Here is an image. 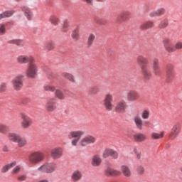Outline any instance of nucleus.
<instances>
[{"label":"nucleus","mask_w":182,"mask_h":182,"mask_svg":"<svg viewBox=\"0 0 182 182\" xmlns=\"http://www.w3.org/2000/svg\"><path fill=\"white\" fill-rule=\"evenodd\" d=\"M85 134L84 131L78 130V131H72L68 134V139H74L71 141L72 146L76 147L77 146V143H79V140L82 138V136Z\"/></svg>","instance_id":"nucleus-6"},{"label":"nucleus","mask_w":182,"mask_h":182,"mask_svg":"<svg viewBox=\"0 0 182 182\" xmlns=\"http://www.w3.org/2000/svg\"><path fill=\"white\" fill-rule=\"evenodd\" d=\"M45 48L48 51L52 50V49L55 48V43H53V41H48L46 44Z\"/></svg>","instance_id":"nucleus-43"},{"label":"nucleus","mask_w":182,"mask_h":182,"mask_svg":"<svg viewBox=\"0 0 182 182\" xmlns=\"http://www.w3.org/2000/svg\"><path fill=\"white\" fill-rule=\"evenodd\" d=\"M111 151H112V149H105L102 153L103 159H107V157L110 156Z\"/></svg>","instance_id":"nucleus-44"},{"label":"nucleus","mask_w":182,"mask_h":182,"mask_svg":"<svg viewBox=\"0 0 182 182\" xmlns=\"http://www.w3.org/2000/svg\"><path fill=\"white\" fill-rule=\"evenodd\" d=\"M164 134H166L164 131H161L160 132H153L151 137L153 139V140H160L164 137Z\"/></svg>","instance_id":"nucleus-28"},{"label":"nucleus","mask_w":182,"mask_h":182,"mask_svg":"<svg viewBox=\"0 0 182 182\" xmlns=\"http://www.w3.org/2000/svg\"><path fill=\"white\" fill-rule=\"evenodd\" d=\"M37 171L40 173H47L48 174H50L56 171V164L53 162L46 163L38 167L37 168Z\"/></svg>","instance_id":"nucleus-5"},{"label":"nucleus","mask_w":182,"mask_h":182,"mask_svg":"<svg viewBox=\"0 0 182 182\" xmlns=\"http://www.w3.org/2000/svg\"><path fill=\"white\" fill-rule=\"evenodd\" d=\"M144 124H146V126H149V124H150V122L149 121H144Z\"/></svg>","instance_id":"nucleus-55"},{"label":"nucleus","mask_w":182,"mask_h":182,"mask_svg":"<svg viewBox=\"0 0 182 182\" xmlns=\"http://www.w3.org/2000/svg\"><path fill=\"white\" fill-rule=\"evenodd\" d=\"M99 23V25H103V23Z\"/></svg>","instance_id":"nucleus-61"},{"label":"nucleus","mask_w":182,"mask_h":182,"mask_svg":"<svg viewBox=\"0 0 182 182\" xmlns=\"http://www.w3.org/2000/svg\"><path fill=\"white\" fill-rule=\"evenodd\" d=\"M166 82L167 83H170L174 79V68L173 66L169 65L166 68Z\"/></svg>","instance_id":"nucleus-17"},{"label":"nucleus","mask_w":182,"mask_h":182,"mask_svg":"<svg viewBox=\"0 0 182 182\" xmlns=\"http://www.w3.org/2000/svg\"><path fill=\"white\" fill-rule=\"evenodd\" d=\"M43 89L47 92H55L56 90V87H55V85H44Z\"/></svg>","instance_id":"nucleus-42"},{"label":"nucleus","mask_w":182,"mask_h":182,"mask_svg":"<svg viewBox=\"0 0 182 182\" xmlns=\"http://www.w3.org/2000/svg\"><path fill=\"white\" fill-rule=\"evenodd\" d=\"M97 1V2H103V1H105V0H96Z\"/></svg>","instance_id":"nucleus-58"},{"label":"nucleus","mask_w":182,"mask_h":182,"mask_svg":"<svg viewBox=\"0 0 182 182\" xmlns=\"http://www.w3.org/2000/svg\"><path fill=\"white\" fill-rule=\"evenodd\" d=\"M99 92L100 90L97 87H92L90 89V93H91V95H97Z\"/></svg>","instance_id":"nucleus-48"},{"label":"nucleus","mask_w":182,"mask_h":182,"mask_svg":"<svg viewBox=\"0 0 182 182\" xmlns=\"http://www.w3.org/2000/svg\"><path fill=\"white\" fill-rule=\"evenodd\" d=\"M7 132H9V127L6 124H0V133L1 134H6Z\"/></svg>","instance_id":"nucleus-41"},{"label":"nucleus","mask_w":182,"mask_h":182,"mask_svg":"<svg viewBox=\"0 0 182 182\" xmlns=\"http://www.w3.org/2000/svg\"><path fill=\"white\" fill-rule=\"evenodd\" d=\"M179 132L180 130L178 129V126L174 125L171 130V133L169 134V139L171 140H174Z\"/></svg>","instance_id":"nucleus-26"},{"label":"nucleus","mask_w":182,"mask_h":182,"mask_svg":"<svg viewBox=\"0 0 182 182\" xmlns=\"http://www.w3.org/2000/svg\"><path fill=\"white\" fill-rule=\"evenodd\" d=\"M15 166H16V162H12V163L6 164L1 167V173H2V174H5V173H8V171H9L11 168L15 167Z\"/></svg>","instance_id":"nucleus-25"},{"label":"nucleus","mask_w":182,"mask_h":182,"mask_svg":"<svg viewBox=\"0 0 182 182\" xmlns=\"http://www.w3.org/2000/svg\"><path fill=\"white\" fill-rule=\"evenodd\" d=\"M8 43L16 45L17 46H23V41L21 39H13L8 41Z\"/></svg>","instance_id":"nucleus-39"},{"label":"nucleus","mask_w":182,"mask_h":182,"mask_svg":"<svg viewBox=\"0 0 182 182\" xmlns=\"http://www.w3.org/2000/svg\"><path fill=\"white\" fill-rule=\"evenodd\" d=\"M3 151H8V146H4Z\"/></svg>","instance_id":"nucleus-54"},{"label":"nucleus","mask_w":182,"mask_h":182,"mask_svg":"<svg viewBox=\"0 0 182 182\" xmlns=\"http://www.w3.org/2000/svg\"><path fill=\"white\" fill-rule=\"evenodd\" d=\"M113 95L110 93H107L104 98L103 103L104 106L108 112H112L113 110V108L114 107V105H113Z\"/></svg>","instance_id":"nucleus-9"},{"label":"nucleus","mask_w":182,"mask_h":182,"mask_svg":"<svg viewBox=\"0 0 182 182\" xmlns=\"http://www.w3.org/2000/svg\"><path fill=\"white\" fill-rule=\"evenodd\" d=\"M144 167L141 165H139L136 167V173H138V174H144Z\"/></svg>","instance_id":"nucleus-47"},{"label":"nucleus","mask_w":182,"mask_h":182,"mask_svg":"<svg viewBox=\"0 0 182 182\" xmlns=\"http://www.w3.org/2000/svg\"><path fill=\"white\" fill-rule=\"evenodd\" d=\"M95 142L96 138L92 135H88L81 139L79 141V144L81 146V147H86V146H88V144H93V143Z\"/></svg>","instance_id":"nucleus-10"},{"label":"nucleus","mask_w":182,"mask_h":182,"mask_svg":"<svg viewBox=\"0 0 182 182\" xmlns=\"http://www.w3.org/2000/svg\"><path fill=\"white\" fill-rule=\"evenodd\" d=\"M71 38L74 41V42H77V41H79V28H76L71 33Z\"/></svg>","instance_id":"nucleus-36"},{"label":"nucleus","mask_w":182,"mask_h":182,"mask_svg":"<svg viewBox=\"0 0 182 182\" xmlns=\"http://www.w3.org/2000/svg\"><path fill=\"white\" fill-rule=\"evenodd\" d=\"M127 104L126 101L122 100L119 101L114 106V111L117 113H124L126 112Z\"/></svg>","instance_id":"nucleus-16"},{"label":"nucleus","mask_w":182,"mask_h":182,"mask_svg":"<svg viewBox=\"0 0 182 182\" xmlns=\"http://www.w3.org/2000/svg\"><path fill=\"white\" fill-rule=\"evenodd\" d=\"M16 1V2H19V1H21V0H15Z\"/></svg>","instance_id":"nucleus-60"},{"label":"nucleus","mask_w":182,"mask_h":182,"mask_svg":"<svg viewBox=\"0 0 182 182\" xmlns=\"http://www.w3.org/2000/svg\"><path fill=\"white\" fill-rule=\"evenodd\" d=\"M129 15H130V11H124L123 13H122L117 16V21L118 22H124V21L127 19Z\"/></svg>","instance_id":"nucleus-31"},{"label":"nucleus","mask_w":182,"mask_h":182,"mask_svg":"<svg viewBox=\"0 0 182 182\" xmlns=\"http://www.w3.org/2000/svg\"><path fill=\"white\" fill-rule=\"evenodd\" d=\"M136 63L141 70L144 68H147V65H149V60L144 55H138L136 57Z\"/></svg>","instance_id":"nucleus-15"},{"label":"nucleus","mask_w":182,"mask_h":182,"mask_svg":"<svg viewBox=\"0 0 182 182\" xmlns=\"http://www.w3.org/2000/svg\"><path fill=\"white\" fill-rule=\"evenodd\" d=\"M164 14H166V9L161 8L156 11H151L149 14V16H151V18H154V16H161V15H164Z\"/></svg>","instance_id":"nucleus-27"},{"label":"nucleus","mask_w":182,"mask_h":182,"mask_svg":"<svg viewBox=\"0 0 182 182\" xmlns=\"http://www.w3.org/2000/svg\"><path fill=\"white\" fill-rule=\"evenodd\" d=\"M107 176H120L121 172L120 171L112 168H108L106 171H105Z\"/></svg>","instance_id":"nucleus-32"},{"label":"nucleus","mask_w":182,"mask_h":182,"mask_svg":"<svg viewBox=\"0 0 182 182\" xmlns=\"http://www.w3.org/2000/svg\"><path fill=\"white\" fill-rule=\"evenodd\" d=\"M51 159L53 160H58L63 156V149L60 146H57L51 149L50 151Z\"/></svg>","instance_id":"nucleus-11"},{"label":"nucleus","mask_w":182,"mask_h":182,"mask_svg":"<svg viewBox=\"0 0 182 182\" xmlns=\"http://www.w3.org/2000/svg\"><path fill=\"white\" fill-rule=\"evenodd\" d=\"M168 26V18H164L159 23V28L161 29H164Z\"/></svg>","instance_id":"nucleus-40"},{"label":"nucleus","mask_w":182,"mask_h":182,"mask_svg":"<svg viewBox=\"0 0 182 182\" xmlns=\"http://www.w3.org/2000/svg\"><path fill=\"white\" fill-rule=\"evenodd\" d=\"M82 177H83V175H82V171L79 169L75 170L70 176L71 181H80V180H82Z\"/></svg>","instance_id":"nucleus-18"},{"label":"nucleus","mask_w":182,"mask_h":182,"mask_svg":"<svg viewBox=\"0 0 182 182\" xmlns=\"http://www.w3.org/2000/svg\"><path fill=\"white\" fill-rule=\"evenodd\" d=\"M55 96L60 100H63V99H65V94L63 93V91L60 89L55 90Z\"/></svg>","instance_id":"nucleus-37"},{"label":"nucleus","mask_w":182,"mask_h":182,"mask_svg":"<svg viewBox=\"0 0 182 182\" xmlns=\"http://www.w3.org/2000/svg\"><path fill=\"white\" fill-rule=\"evenodd\" d=\"M141 156L140 155V154H136V158L138 159V160H140Z\"/></svg>","instance_id":"nucleus-57"},{"label":"nucleus","mask_w":182,"mask_h":182,"mask_svg":"<svg viewBox=\"0 0 182 182\" xmlns=\"http://www.w3.org/2000/svg\"><path fill=\"white\" fill-rule=\"evenodd\" d=\"M14 14H15V11H14V10L6 11L0 14V21H1V19H4L5 18H9V17L12 16V15H14Z\"/></svg>","instance_id":"nucleus-34"},{"label":"nucleus","mask_w":182,"mask_h":182,"mask_svg":"<svg viewBox=\"0 0 182 182\" xmlns=\"http://www.w3.org/2000/svg\"><path fill=\"white\" fill-rule=\"evenodd\" d=\"M20 117L21 119V127L22 129H29L32 126V118L28 116L25 112H21Z\"/></svg>","instance_id":"nucleus-8"},{"label":"nucleus","mask_w":182,"mask_h":182,"mask_svg":"<svg viewBox=\"0 0 182 182\" xmlns=\"http://www.w3.org/2000/svg\"><path fill=\"white\" fill-rule=\"evenodd\" d=\"M143 76L146 80H150L151 79V71L147 68V67H145L144 68L141 69Z\"/></svg>","instance_id":"nucleus-30"},{"label":"nucleus","mask_w":182,"mask_h":182,"mask_svg":"<svg viewBox=\"0 0 182 182\" xmlns=\"http://www.w3.org/2000/svg\"><path fill=\"white\" fill-rule=\"evenodd\" d=\"M163 43L167 52H174V48H173V43L171 42V40H170V38H165L163 41Z\"/></svg>","instance_id":"nucleus-20"},{"label":"nucleus","mask_w":182,"mask_h":182,"mask_svg":"<svg viewBox=\"0 0 182 182\" xmlns=\"http://www.w3.org/2000/svg\"><path fill=\"white\" fill-rule=\"evenodd\" d=\"M49 22H50L52 25H54L55 26H58V25L60 23V20L59 19V17H58L57 16L52 15L49 18Z\"/></svg>","instance_id":"nucleus-33"},{"label":"nucleus","mask_w":182,"mask_h":182,"mask_svg":"<svg viewBox=\"0 0 182 182\" xmlns=\"http://www.w3.org/2000/svg\"><path fill=\"white\" fill-rule=\"evenodd\" d=\"M35 58L32 55H20L16 58V61L20 65H25L26 63H31Z\"/></svg>","instance_id":"nucleus-12"},{"label":"nucleus","mask_w":182,"mask_h":182,"mask_svg":"<svg viewBox=\"0 0 182 182\" xmlns=\"http://www.w3.org/2000/svg\"><path fill=\"white\" fill-rule=\"evenodd\" d=\"M25 180H26V176H25V175H23V176H21L18 177V181H25Z\"/></svg>","instance_id":"nucleus-53"},{"label":"nucleus","mask_w":182,"mask_h":182,"mask_svg":"<svg viewBox=\"0 0 182 182\" xmlns=\"http://www.w3.org/2000/svg\"><path fill=\"white\" fill-rule=\"evenodd\" d=\"M6 33V25L0 23V35H5Z\"/></svg>","instance_id":"nucleus-45"},{"label":"nucleus","mask_w":182,"mask_h":182,"mask_svg":"<svg viewBox=\"0 0 182 182\" xmlns=\"http://www.w3.org/2000/svg\"><path fill=\"white\" fill-rule=\"evenodd\" d=\"M62 76L64 79H67L68 82H70L71 83H76V78H75V75H73V74L64 72L62 73Z\"/></svg>","instance_id":"nucleus-24"},{"label":"nucleus","mask_w":182,"mask_h":182,"mask_svg":"<svg viewBox=\"0 0 182 182\" xmlns=\"http://www.w3.org/2000/svg\"><path fill=\"white\" fill-rule=\"evenodd\" d=\"M8 139L13 143H16L18 147H25L28 144V140L26 138L21 136L18 134L10 132L8 134Z\"/></svg>","instance_id":"nucleus-3"},{"label":"nucleus","mask_w":182,"mask_h":182,"mask_svg":"<svg viewBox=\"0 0 182 182\" xmlns=\"http://www.w3.org/2000/svg\"><path fill=\"white\" fill-rule=\"evenodd\" d=\"M45 160V154L40 151H36L30 154L28 161L31 164H39Z\"/></svg>","instance_id":"nucleus-4"},{"label":"nucleus","mask_w":182,"mask_h":182,"mask_svg":"<svg viewBox=\"0 0 182 182\" xmlns=\"http://www.w3.org/2000/svg\"><path fill=\"white\" fill-rule=\"evenodd\" d=\"M127 98L129 102H135L139 99V93L134 90H130L127 95Z\"/></svg>","instance_id":"nucleus-21"},{"label":"nucleus","mask_w":182,"mask_h":182,"mask_svg":"<svg viewBox=\"0 0 182 182\" xmlns=\"http://www.w3.org/2000/svg\"><path fill=\"white\" fill-rule=\"evenodd\" d=\"M134 140L138 143H143L147 140V136L141 132L134 134Z\"/></svg>","instance_id":"nucleus-22"},{"label":"nucleus","mask_w":182,"mask_h":182,"mask_svg":"<svg viewBox=\"0 0 182 182\" xmlns=\"http://www.w3.org/2000/svg\"><path fill=\"white\" fill-rule=\"evenodd\" d=\"M21 10L23 11L27 21H32L33 18V11L28 6H21Z\"/></svg>","instance_id":"nucleus-14"},{"label":"nucleus","mask_w":182,"mask_h":182,"mask_svg":"<svg viewBox=\"0 0 182 182\" xmlns=\"http://www.w3.org/2000/svg\"><path fill=\"white\" fill-rule=\"evenodd\" d=\"M39 72V66L36 62V59H33L31 63H28V67L26 70V75L28 79H35L36 75Z\"/></svg>","instance_id":"nucleus-2"},{"label":"nucleus","mask_w":182,"mask_h":182,"mask_svg":"<svg viewBox=\"0 0 182 182\" xmlns=\"http://www.w3.org/2000/svg\"><path fill=\"white\" fill-rule=\"evenodd\" d=\"M121 172L125 177H130L132 174V170L127 165H122L120 166Z\"/></svg>","instance_id":"nucleus-23"},{"label":"nucleus","mask_w":182,"mask_h":182,"mask_svg":"<svg viewBox=\"0 0 182 182\" xmlns=\"http://www.w3.org/2000/svg\"><path fill=\"white\" fill-rule=\"evenodd\" d=\"M180 171L182 173V166L180 168Z\"/></svg>","instance_id":"nucleus-59"},{"label":"nucleus","mask_w":182,"mask_h":182,"mask_svg":"<svg viewBox=\"0 0 182 182\" xmlns=\"http://www.w3.org/2000/svg\"><path fill=\"white\" fill-rule=\"evenodd\" d=\"M114 160H117V159H119V154L117 153V151L111 149V153L109 155Z\"/></svg>","instance_id":"nucleus-46"},{"label":"nucleus","mask_w":182,"mask_h":182,"mask_svg":"<svg viewBox=\"0 0 182 182\" xmlns=\"http://www.w3.org/2000/svg\"><path fill=\"white\" fill-rule=\"evenodd\" d=\"M150 119V110L144 109L141 112V117L139 114H136L134 117V123L138 129V130H143V120H148Z\"/></svg>","instance_id":"nucleus-1"},{"label":"nucleus","mask_w":182,"mask_h":182,"mask_svg":"<svg viewBox=\"0 0 182 182\" xmlns=\"http://www.w3.org/2000/svg\"><path fill=\"white\" fill-rule=\"evenodd\" d=\"M46 110L47 112H53L56 110V99L55 98H48L46 103Z\"/></svg>","instance_id":"nucleus-13"},{"label":"nucleus","mask_w":182,"mask_h":182,"mask_svg":"<svg viewBox=\"0 0 182 182\" xmlns=\"http://www.w3.org/2000/svg\"><path fill=\"white\" fill-rule=\"evenodd\" d=\"M153 26H154V23L149 21L141 24L139 28L140 29H150V28H153Z\"/></svg>","instance_id":"nucleus-35"},{"label":"nucleus","mask_w":182,"mask_h":182,"mask_svg":"<svg viewBox=\"0 0 182 182\" xmlns=\"http://www.w3.org/2000/svg\"><path fill=\"white\" fill-rule=\"evenodd\" d=\"M21 171V166H16L15 168H14L12 173L13 174H16Z\"/></svg>","instance_id":"nucleus-51"},{"label":"nucleus","mask_w":182,"mask_h":182,"mask_svg":"<svg viewBox=\"0 0 182 182\" xmlns=\"http://www.w3.org/2000/svg\"><path fill=\"white\" fill-rule=\"evenodd\" d=\"M38 182H49V181L48 179H43L39 181Z\"/></svg>","instance_id":"nucleus-56"},{"label":"nucleus","mask_w":182,"mask_h":182,"mask_svg":"<svg viewBox=\"0 0 182 182\" xmlns=\"http://www.w3.org/2000/svg\"><path fill=\"white\" fill-rule=\"evenodd\" d=\"M176 49H182V43L181 42H178L175 45Z\"/></svg>","instance_id":"nucleus-52"},{"label":"nucleus","mask_w":182,"mask_h":182,"mask_svg":"<svg viewBox=\"0 0 182 182\" xmlns=\"http://www.w3.org/2000/svg\"><path fill=\"white\" fill-rule=\"evenodd\" d=\"M7 86L6 83L1 82L0 84V93H4V92H6Z\"/></svg>","instance_id":"nucleus-49"},{"label":"nucleus","mask_w":182,"mask_h":182,"mask_svg":"<svg viewBox=\"0 0 182 182\" xmlns=\"http://www.w3.org/2000/svg\"><path fill=\"white\" fill-rule=\"evenodd\" d=\"M11 85L14 90L19 91L23 87V75H18L11 80Z\"/></svg>","instance_id":"nucleus-7"},{"label":"nucleus","mask_w":182,"mask_h":182,"mask_svg":"<svg viewBox=\"0 0 182 182\" xmlns=\"http://www.w3.org/2000/svg\"><path fill=\"white\" fill-rule=\"evenodd\" d=\"M102 164V157L99 154H95L91 159V165L92 167H100Z\"/></svg>","instance_id":"nucleus-19"},{"label":"nucleus","mask_w":182,"mask_h":182,"mask_svg":"<svg viewBox=\"0 0 182 182\" xmlns=\"http://www.w3.org/2000/svg\"><path fill=\"white\" fill-rule=\"evenodd\" d=\"M159 59L155 58L153 61L152 69L154 70V75H157L160 73V67L159 66Z\"/></svg>","instance_id":"nucleus-29"},{"label":"nucleus","mask_w":182,"mask_h":182,"mask_svg":"<svg viewBox=\"0 0 182 182\" xmlns=\"http://www.w3.org/2000/svg\"><path fill=\"white\" fill-rule=\"evenodd\" d=\"M96 39V35L93 33H90L87 38V46L90 48L92 45H93V43L95 42V40Z\"/></svg>","instance_id":"nucleus-38"},{"label":"nucleus","mask_w":182,"mask_h":182,"mask_svg":"<svg viewBox=\"0 0 182 182\" xmlns=\"http://www.w3.org/2000/svg\"><path fill=\"white\" fill-rule=\"evenodd\" d=\"M68 31H69L68 23L64 22V24H63V28H62V32H68Z\"/></svg>","instance_id":"nucleus-50"}]
</instances>
